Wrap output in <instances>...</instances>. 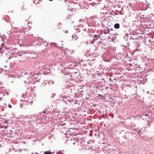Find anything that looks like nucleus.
Returning <instances> with one entry per match:
<instances>
[{"instance_id":"nucleus-1","label":"nucleus","mask_w":154,"mask_h":154,"mask_svg":"<svg viewBox=\"0 0 154 154\" xmlns=\"http://www.w3.org/2000/svg\"><path fill=\"white\" fill-rule=\"evenodd\" d=\"M114 28L116 29H118L119 28L120 25L119 23H116L114 25Z\"/></svg>"},{"instance_id":"nucleus-2","label":"nucleus","mask_w":154,"mask_h":154,"mask_svg":"<svg viewBox=\"0 0 154 154\" xmlns=\"http://www.w3.org/2000/svg\"><path fill=\"white\" fill-rule=\"evenodd\" d=\"M71 141L72 143L73 144V145H75V141L74 139H71Z\"/></svg>"},{"instance_id":"nucleus-3","label":"nucleus","mask_w":154,"mask_h":154,"mask_svg":"<svg viewBox=\"0 0 154 154\" xmlns=\"http://www.w3.org/2000/svg\"><path fill=\"white\" fill-rule=\"evenodd\" d=\"M44 154H52V152H49V151H47L45 152Z\"/></svg>"},{"instance_id":"nucleus-4","label":"nucleus","mask_w":154,"mask_h":154,"mask_svg":"<svg viewBox=\"0 0 154 154\" xmlns=\"http://www.w3.org/2000/svg\"><path fill=\"white\" fill-rule=\"evenodd\" d=\"M94 37L95 38H100V36L99 35H94Z\"/></svg>"},{"instance_id":"nucleus-5","label":"nucleus","mask_w":154,"mask_h":154,"mask_svg":"<svg viewBox=\"0 0 154 154\" xmlns=\"http://www.w3.org/2000/svg\"><path fill=\"white\" fill-rule=\"evenodd\" d=\"M18 56H21L22 55V54H23V53H18Z\"/></svg>"},{"instance_id":"nucleus-6","label":"nucleus","mask_w":154,"mask_h":154,"mask_svg":"<svg viewBox=\"0 0 154 154\" xmlns=\"http://www.w3.org/2000/svg\"><path fill=\"white\" fill-rule=\"evenodd\" d=\"M47 112V111H46V110H44L43 111V112H42V113H44V114H45Z\"/></svg>"},{"instance_id":"nucleus-7","label":"nucleus","mask_w":154,"mask_h":154,"mask_svg":"<svg viewBox=\"0 0 154 154\" xmlns=\"http://www.w3.org/2000/svg\"><path fill=\"white\" fill-rule=\"evenodd\" d=\"M107 33H108L109 32V31H110L109 29H108L107 30Z\"/></svg>"},{"instance_id":"nucleus-8","label":"nucleus","mask_w":154,"mask_h":154,"mask_svg":"<svg viewBox=\"0 0 154 154\" xmlns=\"http://www.w3.org/2000/svg\"><path fill=\"white\" fill-rule=\"evenodd\" d=\"M65 125H66V123H63V124H62L61 125V126H63Z\"/></svg>"},{"instance_id":"nucleus-9","label":"nucleus","mask_w":154,"mask_h":154,"mask_svg":"<svg viewBox=\"0 0 154 154\" xmlns=\"http://www.w3.org/2000/svg\"><path fill=\"white\" fill-rule=\"evenodd\" d=\"M8 107L10 108H11L12 107V106L11 105H10V104H9L8 106Z\"/></svg>"},{"instance_id":"nucleus-10","label":"nucleus","mask_w":154,"mask_h":154,"mask_svg":"<svg viewBox=\"0 0 154 154\" xmlns=\"http://www.w3.org/2000/svg\"><path fill=\"white\" fill-rule=\"evenodd\" d=\"M48 69V67H47V66H46V67H45V69H46H46Z\"/></svg>"},{"instance_id":"nucleus-11","label":"nucleus","mask_w":154,"mask_h":154,"mask_svg":"<svg viewBox=\"0 0 154 154\" xmlns=\"http://www.w3.org/2000/svg\"><path fill=\"white\" fill-rule=\"evenodd\" d=\"M147 115H148V114H145L144 115L145 116H147Z\"/></svg>"},{"instance_id":"nucleus-12","label":"nucleus","mask_w":154,"mask_h":154,"mask_svg":"<svg viewBox=\"0 0 154 154\" xmlns=\"http://www.w3.org/2000/svg\"><path fill=\"white\" fill-rule=\"evenodd\" d=\"M140 132V131L139 130H138V133H139Z\"/></svg>"},{"instance_id":"nucleus-13","label":"nucleus","mask_w":154,"mask_h":154,"mask_svg":"<svg viewBox=\"0 0 154 154\" xmlns=\"http://www.w3.org/2000/svg\"><path fill=\"white\" fill-rule=\"evenodd\" d=\"M111 78H110L109 79V80L110 81V80H111Z\"/></svg>"},{"instance_id":"nucleus-14","label":"nucleus","mask_w":154,"mask_h":154,"mask_svg":"<svg viewBox=\"0 0 154 154\" xmlns=\"http://www.w3.org/2000/svg\"><path fill=\"white\" fill-rule=\"evenodd\" d=\"M72 37L73 38H74L73 35L72 36Z\"/></svg>"},{"instance_id":"nucleus-15","label":"nucleus","mask_w":154,"mask_h":154,"mask_svg":"<svg viewBox=\"0 0 154 154\" xmlns=\"http://www.w3.org/2000/svg\"><path fill=\"white\" fill-rule=\"evenodd\" d=\"M50 1H52L53 0H49Z\"/></svg>"},{"instance_id":"nucleus-16","label":"nucleus","mask_w":154,"mask_h":154,"mask_svg":"<svg viewBox=\"0 0 154 154\" xmlns=\"http://www.w3.org/2000/svg\"><path fill=\"white\" fill-rule=\"evenodd\" d=\"M52 83H53V84H54V82H52Z\"/></svg>"},{"instance_id":"nucleus-17","label":"nucleus","mask_w":154,"mask_h":154,"mask_svg":"<svg viewBox=\"0 0 154 154\" xmlns=\"http://www.w3.org/2000/svg\"><path fill=\"white\" fill-rule=\"evenodd\" d=\"M114 80H116V79H114Z\"/></svg>"}]
</instances>
